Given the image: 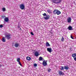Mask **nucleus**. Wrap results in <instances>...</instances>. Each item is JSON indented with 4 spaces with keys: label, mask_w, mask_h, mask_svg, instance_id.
<instances>
[{
    "label": "nucleus",
    "mask_w": 76,
    "mask_h": 76,
    "mask_svg": "<svg viewBox=\"0 0 76 76\" xmlns=\"http://www.w3.org/2000/svg\"><path fill=\"white\" fill-rule=\"evenodd\" d=\"M11 35L10 34H6L5 36V37L7 39H10L11 38Z\"/></svg>",
    "instance_id": "1"
},
{
    "label": "nucleus",
    "mask_w": 76,
    "mask_h": 76,
    "mask_svg": "<svg viewBox=\"0 0 76 76\" xmlns=\"http://www.w3.org/2000/svg\"><path fill=\"white\" fill-rule=\"evenodd\" d=\"M25 8V5L23 4H22L20 5V8L21 10H24V9Z\"/></svg>",
    "instance_id": "2"
},
{
    "label": "nucleus",
    "mask_w": 76,
    "mask_h": 76,
    "mask_svg": "<svg viewBox=\"0 0 76 76\" xmlns=\"http://www.w3.org/2000/svg\"><path fill=\"white\" fill-rule=\"evenodd\" d=\"M47 51L49 52L50 53H51V52H53V51L52 50L51 48H47Z\"/></svg>",
    "instance_id": "3"
},
{
    "label": "nucleus",
    "mask_w": 76,
    "mask_h": 76,
    "mask_svg": "<svg viewBox=\"0 0 76 76\" xmlns=\"http://www.w3.org/2000/svg\"><path fill=\"white\" fill-rule=\"evenodd\" d=\"M34 55L35 56H36V57L39 56V52H38L37 51H36L34 52Z\"/></svg>",
    "instance_id": "4"
},
{
    "label": "nucleus",
    "mask_w": 76,
    "mask_h": 76,
    "mask_svg": "<svg viewBox=\"0 0 76 76\" xmlns=\"http://www.w3.org/2000/svg\"><path fill=\"white\" fill-rule=\"evenodd\" d=\"M67 22L68 23H71L72 21V18L70 17H69L67 19Z\"/></svg>",
    "instance_id": "5"
},
{
    "label": "nucleus",
    "mask_w": 76,
    "mask_h": 76,
    "mask_svg": "<svg viewBox=\"0 0 76 76\" xmlns=\"http://www.w3.org/2000/svg\"><path fill=\"white\" fill-rule=\"evenodd\" d=\"M43 18L45 20H48L50 18V15H48L46 17H44Z\"/></svg>",
    "instance_id": "6"
},
{
    "label": "nucleus",
    "mask_w": 76,
    "mask_h": 76,
    "mask_svg": "<svg viewBox=\"0 0 76 76\" xmlns=\"http://www.w3.org/2000/svg\"><path fill=\"white\" fill-rule=\"evenodd\" d=\"M42 64L44 66H47V63L45 61H43Z\"/></svg>",
    "instance_id": "7"
},
{
    "label": "nucleus",
    "mask_w": 76,
    "mask_h": 76,
    "mask_svg": "<svg viewBox=\"0 0 76 76\" xmlns=\"http://www.w3.org/2000/svg\"><path fill=\"white\" fill-rule=\"evenodd\" d=\"M53 0V2L54 3H56V2H55V1H57V0ZM62 1V0H59L57 2V3H61V1Z\"/></svg>",
    "instance_id": "8"
},
{
    "label": "nucleus",
    "mask_w": 76,
    "mask_h": 76,
    "mask_svg": "<svg viewBox=\"0 0 76 76\" xmlns=\"http://www.w3.org/2000/svg\"><path fill=\"white\" fill-rule=\"evenodd\" d=\"M59 75H62V76H63V75H64V73L61 71H59Z\"/></svg>",
    "instance_id": "9"
},
{
    "label": "nucleus",
    "mask_w": 76,
    "mask_h": 76,
    "mask_svg": "<svg viewBox=\"0 0 76 76\" xmlns=\"http://www.w3.org/2000/svg\"><path fill=\"white\" fill-rule=\"evenodd\" d=\"M60 14H61V12L58 10L56 12V14L57 15H60Z\"/></svg>",
    "instance_id": "10"
},
{
    "label": "nucleus",
    "mask_w": 76,
    "mask_h": 76,
    "mask_svg": "<svg viewBox=\"0 0 76 76\" xmlns=\"http://www.w3.org/2000/svg\"><path fill=\"white\" fill-rule=\"evenodd\" d=\"M4 20L5 22H9V18L7 17H6L4 19Z\"/></svg>",
    "instance_id": "11"
},
{
    "label": "nucleus",
    "mask_w": 76,
    "mask_h": 76,
    "mask_svg": "<svg viewBox=\"0 0 76 76\" xmlns=\"http://www.w3.org/2000/svg\"><path fill=\"white\" fill-rule=\"evenodd\" d=\"M46 47H50V45L48 42H46Z\"/></svg>",
    "instance_id": "12"
},
{
    "label": "nucleus",
    "mask_w": 76,
    "mask_h": 76,
    "mask_svg": "<svg viewBox=\"0 0 76 76\" xmlns=\"http://www.w3.org/2000/svg\"><path fill=\"white\" fill-rule=\"evenodd\" d=\"M57 10H55L53 11V14L54 15H56V14L57 13Z\"/></svg>",
    "instance_id": "13"
},
{
    "label": "nucleus",
    "mask_w": 76,
    "mask_h": 76,
    "mask_svg": "<svg viewBox=\"0 0 76 76\" xmlns=\"http://www.w3.org/2000/svg\"><path fill=\"white\" fill-rule=\"evenodd\" d=\"M69 67L68 66H64V69L65 70H68L69 69Z\"/></svg>",
    "instance_id": "14"
},
{
    "label": "nucleus",
    "mask_w": 76,
    "mask_h": 76,
    "mask_svg": "<svg viewBox=\"0 0 76 76\" xmlns=\"http://www.w3.org/2000/svg\"><path fill=\"white\" fill-rule=\"evenodd\" d=\"M26 59L27 60H28V61H29L31 60V57L28 56L26 58Z\"/></svg>",
    "instance_id": "15"
},
{
    "label": "nucleus",
    "mask_w": 76,
    "mask_h": 76,
    "mask_svg": "<svg viewBox=\"0 0 76 76\" xmlns=\"http://www.w3.org/2000/svg\"><path fill=\"white\" fill-rule=\"evenodd\" d=\"M68 28L69 31H71L72 29V26H69Z\"/></svg>",
    "instance_id": "16"
},
{
    "label": "nucleus",
    "mask_w": 76,
    "mask_h": 76,
    "mask_svg": "<svg viewBox=\"0 0 76 76\" xmlns=\"http://www.w3.org/2000/svg\"><path fill=\"white\" fill-rule=\"evenodd\" d=\"M2 42H6V39H5V38L4 37H3L2 38Z\"/></svg>",
    "instance_id": "17"
},
{
    "label": "nucleus",
    "mask_w": 76,
    "mask_h": 76,
    "mask_svg": "<svg viewBox=\"0 0 76 76\" xmlns=\"http://www.w3.org/2000/svg\"><path fill=\"white\" fill-rule=\"evenodd\" d=\"M15 47H19V44L18 43H15Z\"/></svg>",
    "instance_id": "18"
},
{
    "label": "nucleus",
    "mask_w": 76,
    "mask_h": 76,
    "mask_svg": "<svg viewBox=\"0 0 76 76\" xmlns=\"http://www.w3.org/2000/svg\"><path fill=\"white\" fill-rule=\"evenodd\" d=\"M72 57L74 58L76 57V53L73 54L72 55Z\"/></svg>",
    "instance_id": "19"
},
{
    "label": "nucleus",
    "mask_w": 76,
    "mask_h": 76,
    "mask_svg": "<svg viewBox=\"0 0 76 76\" xmlns=\"http://www.w3.org/2000/svg\"><path fill=\"white\" fill-rule=\"evenodd\" d=\"M42 59H43V58H42V57H39V61H42Z\"/></svg>",
    "instance_id": "20"
},
{
    "label": "nucleus",
    "mask_w": 76,
    "mask_h": 76,
    "mask_svg": "<svg viewBox=\"0 0 76 76\" xmlns=\"http://www.w3.org/2000/svg\"><path fill=\"white\" fill-rule=\"evenodd\" d=\"M61 70H63L64 69V66H61Z\"/></svg>",
    "instance_id": "21"
},
{
    "label": "nucleus",
    "mask_w": 76,
    "mask_h": 76,
    "mask_svg": "<svg viewBox=\"0 0 76 76\" xmlns=\"http://www.w3.org/2000/svg\"><path fill=\"white\" fill-rule=\"evenodd\" d=\"M47 11V12H48V13H51V10H48Z\"/></svg>",
    "instance_id": "22"
},
{
    "label": "nucleus",
    "mask_w": 76,
    "mask_h": 76,
    "mask_svg": "<svg viewBox=\"0 0 76 76\" xmlns=\"http://www.w3.org/2000/svg\"><path fill=\"white\" fill-rule=\"evenodd\" d=\"M2 10L3 12H5V11H6V9H5L4 8H2Z\"/></svg>",
    "instance_id": "23"
},
{
    "label": "nucleus",
    "mask_w": 76,
    "mask_h": 76,
    "mask_svg": "<svg viewBox=\"0 0 76 76\" xmlns=\"http://www.w3.org/2000/svg\"><path fill=\"white\" fill-rule=\"evenodd\" d=\"M61 41L62 42H63L64 41V38L62 37L61 39Z\"/></svg>",
    "instance_id": "24"
},
{
    "label": "nucleus",
    "mask_w": 76,
    "mask_h": 76,
    "mask_svg": "<svg viewBox=\"0 0 76 76\" xmlns=\"http://www.w3.org/2000/svg\"><path fill=\"white\" fill-rule=\"evenodd\" d=\"M1 17L3 19H4V18H6V16L5 15H2L1 16Z\"/></svg>",
    "instance_id": "25"
},
{
    "label": "nucleus",
    "mask_w": 76,
    "mask_h": 76,
    "mask_svg": "<svg viewBox=\"0 0 76 76\" xmlns=\"http://www.w3.org/2000/svg\"><path fill=\"white\" fill-rule=\"evenodd\" d=\"M43 15L44 16H46L47 15V14L45 13H44V14H43Z\"/></svg>",
    "instance_id": "26"
},
{
    "label": "nucleus",
    "mask_w": 76,
    "mask_h": 76,
    "mask_svg": "<svg viewBox=\"0 0 76 76\" xmlns=\"http://www.w3.org/2000/svg\"><path fill=\"white\" fill-rule=\"evenodd\" d=\"M48 72H50V71H51V69L49 68L48 69Z\"/></svg>",
    "instance_id": "27"
},
{
    "label": "nucleus",
    "mask_w": 76,
    "mask_h": 76,
    "mask_svg": "<svg viewBox=\"0 0 76 76\" xmlns=\"http://www.w3.org/2000/svg\"><path fill=\"white\" fill-rule=\"evenodd\" d=\"M34 67H37V64H34Z\"/></svg>",
    "instance_id": "28"
},
{
    "label": "nucleus",
    "mask_w": 76,
    "mask_h": 76,
    "mask_svg": "<svg viewBox=\"0 0 76 76\" xmlns=\"http://www.w3.org/2000/svg\"><path fill=\"white\" fill-rule=\"evenodd\" d=\"M3 26L2 24H1L0 25V28H3Z\"/></svg>",
    "instance_id": "29"
},
{
    "label": "nucleus",
    "mask_w": 76,
    "mask_h": 76,
    "mask_svg": "<svg viewBox=\"0 0 76 76\" xmlns=\"http://www.w3.org/2000/svg\"><path fill=\"white\" fill-rule=\"evenodd\" d=\"M71 38H72V39H74V38H73V36H72V34H71Z\"/></svg>",
    "instance_id": "30"
},
{
    "label": "nucleus",
    "mask_w": 76,
    "mask_h": 76,
    "mask_svg": "<svg viewBox=\"0 0 76 76\" xmlns=\"http://www.w3.org/2000/svg\"><path fill=\"white\" fill-rule=\"evenodd\" d=\"M19 65H20L21 67H22V65L21 64L20 62H19Z\"/></svg>",
    "instance_id": "31"
},
{
    "label": "nucleus",
    "mask_w": 76,
    "mask_h": 76,
    "mask_svg": "<svg viewBox=\"0 0 76 76\" xmlns=\"http://www.w3.org/2000/svg\"><path fill=\"white\" fill-rule=\"evenodd\" d=\"M17 61H18V62H19V58H18L17 59Z\"/></svg>",
    "instance_id": "32"
},
{
    "label": "nucleus",
    "mask_w": 76,
    "mask_h": 76,
    "mask_svg": "<svg viewBox=\"0 0 76 76\" xmlns=\"http://www.w3.org/2000/svg\"><path fill=\"white\" fill-rule=\"evenodd\" d=\"M73 58L74 59V60H75V61H76V57H74Z\"/></svg>",
    "instance_id": "33"
},
{
    "label": "nucleus",
    "mask_w": 76,
    "mask_h": 76,
    "mask_svg": "<svg viewBox=\"0 0 76 76\" xmlns=\"http://www.w3.org/2000/svg\"><path fill=\"white\" fill-rule=\"evenodd\" d=\"M31 34L32 35H34V34H33V33L32 32H31Z\"/></svg>",
    "instance_id": "34"
},
{
    "label": "nucleus",
    "mask_w": 76,
    "mask_h": 76,
    "mask_svg": "<svg viewBox=\"0 0 76 76\" xmlns=\"http://www.w3.org/2000/svg\"><path fill=\"white\" fill-rule=\"evenodd\" d=\"M69 49H70V50H71V51H72V48H70Z\"/></svg>",
    "instance_id": "35"
},
{
    "label": "nucleus",
    "mask_w": 76,
    "mask_h": 76,
    "mask_svg": "<svg viewBox=\"0 0 76 76\" xmlns=\"http://www.w3.org/2000/svg\"><path fill=\"white\" fill-rule=\"evenodd\" d=\"M0 67H1V65L0 64Z\"/></svg>",
    "instance_id": "36"
},
{
    "label": "nucleus",
    "mask_w": 76,
    "mask_h": 76,
    "mask_svg": "<svg viewBox=\"0 0 76 76\" xmlns=\"http://www.w3.org/2000/svg\"><path fill=\"white\" fill-rule=\"evenodd\" d=\"M18 28H19V26H18Z\"/></svg>",
    "instance_id": "37"
},
{
    "label": "nucleus",
    "mask_w": 76,
    "mask_h": 76,
    "mask_svg": "<svg viewBox=\"0 0 76 76\" xmlns=\"http://www.w3.org/2000/svg\"><path fill=\"white\" fill-rule=\"evenodd\" d=\"M20 60V58H19V60Z\"/></svg>",
    "instance_id": "38"
}]
</instances>
